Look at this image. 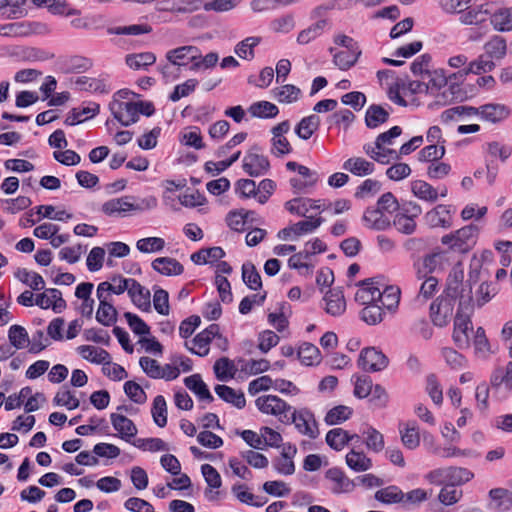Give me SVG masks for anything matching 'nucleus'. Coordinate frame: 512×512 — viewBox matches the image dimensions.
<instances>
[{"label": "nucleus", "instance_id": "36", "mask_svg": "<svg viewBox=\"0 0 512 512\" xmlns=\"http://www.w3.org/2000/svg\"><path fill=\"white\" fill-rule=\"evenodd\" d=\"M118 312L114 305L107 300H101L96 312V320L103 326H111L117 321Z\"/></svg>", "mask_w": 512, "mask_h": 512}, {"label": "nucleus", "instance_id": "57", "mask_svg": "<svg viewBox=\"0 0 512 512\" xmlns=\"http://www.w3.org/2000/svg\"><path fill=\"white\" fill-rule=\"evenodd\" d=\"M151 31V26L147 24H133L129 26L111 27L107 32L113 35H140L150 33Z\"/></svg>", "mask_w": 512, "mask_h": 512}, {"label": "nucleus", "instance_id": "34", "mask_svg": "<svg viewBox=\"0 0 512 512\" xmlns=\"http://www.w3.org/2000/svg\"><path fill=\"white\" fill-rule=\"evenodd\" d=\"M320 126V118L316 114H311L301 119L295 127L296 135L303 139L308 140Z\"/></svg>", "mask_w": 512, "mask_h": 512}, {"label": "nucleus", "instance_id": "11", "mask_svg": "<svg viewBox=\"0 0 512 512\" xmlns=\"http://www.w3.org/2000/svg\"><path fill=\"white\" fill-rule=\"evenodd\" d=\"M132 196H123L106 201L102 205V212L108 216H125L126 212L138 209Z\"/></svg>", "mask_w": 512, "mask_h": 512}, {"label": "nucleus", "instance_id": "13", "mask_svg": "<svg viewBox=\"0 0 512 512\" xmlns=\"http://www.w3.org/2000/svg\"><path fill=\"white\" fill-rule=\"evenodd\" d=\"M373 278H367L357 283L360 288L355 294V301L362 305L377 304L378 297H381V291L373 286Z\"/></svg>", "mask_w": 512, "mask_h": 512}, {"label": "nucleus", "instance_id": "20", "mask_svg": "<svg viewBox=\"0 0 512 512\" xmlns=\"http://www.w3.org/2000/svg\"><path fill=\"white\" fill-rule=\"evenodd\" d=\"M323 300L326 303L325 311L332 316L341 315L346 309V302L342 290H329Z\"/></svg>", "mask_w": 512, "mask_h": 512}, {"label": "nucleus", "instance_id": "8", "mask_svg": "<svg viewBox=\"0 0 512 512\" xmlns=\"http://www.w3.org/2000/svg\"><path fill=\"white\" fill-rule=\"evenodd\" d=\"M109 108L114 118L125 127L139 120L136 102L114 101L109 104Z\"/></svg>", "mask_w": 512, "mask_h": 512}, {"label": "nucleus", "instance_id": "12", "mask_svg": "<svg viewBox=\"0 0 512 512\" xmlns=\"http://www.w3.org/2000/svg\"><path fill=\"white\" fill-rule=\"evenodd\" d=\"M219 330L220 329L217 324L209 325L202 332L198 333L192 340L194 346H196L198 350H194L193 348H189V350L198 356H206L209 353L208 345L210 344V342L216 336H220Z\"/></svg>", "mask_w": 512, "mask_h": 512}, {"label": "nucleus", "instance_id": "44", "mask_svg": "<svg viewBox=\"0 0 512 512\" xmlns=\"http://www.w3.org/2000/svg\"><path fill=\"white\" fill-rule=\"evenodd\" d=\"M8 339L10 345L16 349H23L30 343L26 329L23 326L17 324L12 325L9 328Z\"/></svg>", "mask_w": 512, "mask_h": 512}, {"label": "nucleus", "instance_id": "25", "mask_svg": "<svg viewBox=\"0 0 512 512\" xmlns=\"http://www.w3.org/2000/svg\"><path fill=\"white\" fill-rule=\"evenodd\" d=\"M343 169L355 176L363 177L372 174L375 165L362 157H352L343 163Z\"/></svg>", "mask_w": 512, "mask_h": 512}, {"label": "nucleus", "instance_id": "16", "mask_svg": "<svg viewBox=\"0 0 512 512\" xmlns=\"http://www.w3.org/2000/svg\"><path fill=\"white\" fill-rule=\"evenodd\" d=\"M479 115L485 121L498 123L508 118L510 109L504 104L489 103L480 106Z\"/></svg>", "mask_w": 512, "mask_h": 512}, {"label": "nucleus", "instance_id": "3", "mask_svg": "<svg viewBox=\"0 0 512 512\" xmlns=\"http://www.w3.org/2000/svg\"><path fill=\"white\" fill-rule=\"evenodd\" d=\"M285 419H282L283 423H294L296 429L304 435H307L311 439H315L319 435V430L317 427V422L314 418L313 413L304 408L300 410H291L288 415L284 416Z\"/></svg>", "mask_w": 512, "mask_h": 512}, {"label": "nucleus", "instance_id": "9", "mask_svg": "<svg viewBox=\"0 0 512 512\" xmlns=\"http://www.w3.org/2000/svg\"><path fill=\"white\" fill-rule=\"evenodd\" d=\"M473 297L470 292L466 295L461 293L457 313L454 319V331L468 332L471 325L470 313L473 311Z\"/></svg>", "mask_w": 512, "mask_h": 512}, {"label": "nucleus", "instance_id": "2", "mask_svg": "<svg viewBox=\"0 0 512 512\" xmlns=\"http://www.w3.org/2000/svg\"><path fill=\"white\" fill-rule=\"evenodd\" d=\"M479 227L469 224L456 231L442 236L441 243L447 246L448 251L457 254L469 253L477 243Z\"/></svg>", "mask_w": 512, "mask_h": 512}, {"label": "nucleus", "instance_id": "37", "mask_svg": "<svg viewBox=\"0 0 512 512\" xmlns=\"http://www.w3.org/2000/svg\"><path fill=\"white\" fill-rule=\"evenodd\" d=\"M484 49L490 59H502L507 52L506 40L502 36L495 35L485 44Z\"/></svg>", "mask_w": 512, "mask_h": 512}, {"label": "nucleus", "instance_id": "38", "mask_svg": "<svg viewBox=\"0 0 512 512\" xmlns=\"http://www.w3.org/2000/svg\"><path fill=\"white\" fill-rule=\"evenodd\" d=\"M346 464L356 472L367 471L372 467V461L363 452L352 449L346 455Z\"/></svg>", "mask_w": 512, "mask_h": 512}, {"label": "nucleus", "instance_id": "47", "mask_svg": "<svg viewBox=\"0 0 512 512\" xmlns=\"http://www.w3.org/2000/svg\"><path fill=\"white\" fill-rule=\"evenodd\" d=\"M155 424L159 427H165L167 424V404L162 395H158L153 400L151 409Z\"/></svg>", "mask_w": 512, "mask_h": 512}, {"label": "nucleus", "instance_id": "35", "mask_svg": "<svg viewBox=\"0 0 512 512\" xmlns=\"http://www.w3.org/2000/svg\"><path fill=\"white\" fill-rule=\"evenodd\" d=\"M248 112L252 117L260 118V119H270L274 118L278 115L279 109L278 107L268 101H258L252 103L249 108Z\"/></svg>", "mask_w": 512, "mask_h": 512}, {"label": "nucleus", "instance_id": "54", "mask_svg": "<svg viewBox=\"0 0 512 512\" xmlns=\"http://www.w3.org/2000/svg\"><path fill=\"white\" fill-rule=\"evenodd\" d=\"M427 499V491L421 488H416L407 493H404L402 506L406 509H414L419 507V505Z\"/></svg>", "mask_w": 512, "mask_h": 512}, {"label": "nucleus", "instance_id": "58", "mask_svg": "<svg viewBox=\"0 0 512 512\" xmlns=\"http://www.w3.org/2000/svg\"><path fill=\"white\" fill-rule=\"evenodd\" d=\"M201 5V0H173L171 6L163 8V10L176 13H191L200 9Z\"/></svg>", "mask_w": 512, "mask_h": 512}, {"label": "nucleus", "instance_id": "23", "mask_svg": "<svg viewBox=\"0 0 512 512\" xmlns=\"http://www.w3.org/2000/svg\"><path fill=\"white\" fill-rule=\"evenodd\" d=\"M100 106L97 103H91L89 106L73 108L65 119V124L74 126L83 121L97 115L99 113Z\"/></svg>", "mask_w": 512, "mask_h": 512}, {"label": "nucleus", "instance_id": "4", "mask_svg": "<svg viewBox=\"0 0 512 512\" xmlns=\"http://www.w3.org/2000/svg\"><path fill=\"white\" fill-rule=\"evenodd\" d=\"M242 168L249 176L259 177L270 170V162L267 156L262 153V148L255 144L244 156Z\"/></svg>", "mask_w": 512, "mask_h": 512}, {"label": "nucleus", "instance_id": "6", "mask_svg": "<svg viewBox=\"0 0 512 512\" xmlns=\"http://www.w3.org/2000/svg\"><path fill=\"white\" fill-rule=\"evenodd\" d=\"M255 404L262 413L278 416L281 422L282 419H285L284 416L292 410L286 401L275 395L260 396L256 399Z\"/></svg>", "mask_w": 512, "mask_h": 512}, {"label": "nucleus", "instance_id": "48", "mask_svg": "<svg viewBox=\"0 0 512 512\" xmlns=\"http://www.w3.org/2000/svg\"><path fill=\"white\" fill-rule=\"evenodd\" d=\"M156 62V56L152 52L129 54L126 56V64L135 70L146 68Z\"/></svg>", "mask_w": 512, "mask_h": 512}, {"label": "nucleus", "instance_id": "31", "mask_svg": "<svg viewBox=\"0 0 512 512\" xmlns=\"http://www.w3.org/2000/svg\"><path fill=\"white\" fill-rule=\"evenodd\" d=\"M404 492L396 485L381 488L375 492V500L386 504H402Z\"/></svg>", "mask_w": 512, "mask_h": 512}, {"label": "nucleus", "instance_id": "22", "mask_svg": "<svg viewBox=\"0 0 512 512\" xmlns=\"http://www.w3.org/2000/svg\"><path fill=\"white\" fill-rule=\"evenodd\" d=\"M354 438H358V434H349L342 428H334L327 432L325 440L330 448L341 451Z\"/></svg>", "mask_w": 512, "mask_h": 512}, {"label": "nucleus", "instance_id": "17", "mask_svg": "<svg viewBox=\"0 0 512 512\" xmlns=\"http://www.w3.org/2000/svg\"><path fill=\"white\" fill-rule=\"evenodd\" d=\"M113 428L119 432L120 437L127 442L137 434V427L133 421L124 415L112 413L110 415Z\"/></svg>", "mask_w": 512, "mask_h": 512}, {"label": "nucleus", "instance_id": "41", "mask_svg": "<svg viewBox=\"0 0 512 512\" xmlns=\"http://www.w3.org/2000/svg\"><path fill=\"white\" fill-rule=\"evenodd\" d=\"M261 42V37L250 36L240 41L235 46V53L242 59L252 60L255 57L254 48Z\"/></svg>", "mask_w": 512, "mask_h": 512}, {"label": "nucleus", "instance_id": "63", "mask_svg": "<svg viewBox=\"0 0 512 512\" xmlns=\"http://www.w3.org/2000/svg\"><path fill=\"white\" fill-rule=\"evenodd\" d=\"M462 495H463L462 490L457 489L453 485H445L440 490L438 499L442 504H444L446 506H450V505L457 503L461 499Z\"/></svg>", "mask_w": 512, "mask_h": 512}, {"label": "nucleus", "instance_id": "10", "mask_svg": "<svg viewBox=\"0 0 512 512\" xmlns=\"http://www.w3.org/2000/svg\"><path fill=\"white\" fill-rule=\"evenodd\" d=\"M330 205V203L328 205H325V203H321L320 200L297 197L287 201L285 203V208L291 214H296L298 216L304 217L306 216V213L311 209L323 211L327 209Z\"/></svg>", "mask_w": 512, "mask_h": 512}, {"label": "nucleus", "instance_id": "40", "mask_svg": "<svg viewBox=\"0 0 512 512\" xmlns=\"http://www.w3.org/2000/svg\"><path fill=\"white\" fill-rule=\"evenodd\" d=\"M242 280L251 290L262 288L261 276L252 262H245L242 265Z\"/></svg>", "mask_w": 512, "mask_h": 512}, {"label": "nucleus", "instance_id": "50", "mask_svg": "<svg viewBox=\"0 0 512 512\" xmlns=\"http://www.w3.org/2000/svg\"><path fill=\"white\" fill-rule=\"evenodd\" d=\"M253 211L234 210L230 211L226 216L227 225L234 231L241 232L245 230V224L248 220V215H253Z\"/></svg>", "mask_w": 512, "mask_h": 512}, {"label": "nucleus", "instance_id": "14", "mask_svg": "<svg viewBox=\"0 0 512 512\" xmlns=\"http://www.w3.org/2000/svg\"><path fill=\"white\" fill-rule=\"evenodd\" d=\"M325 477L334 483L331 490L335 494L351 492L355 487L353 480L349 479L340 468L333 467L328 469Z\"/></svg>", "mask_w": 512, "mask_h": 512}, {"label": "nucleus", "instance_id": "30", "mask_svg": "<svg viewBox=\"0 0 512 512\" xmlns=\"http://www.w3.org/2000/svg\"><path fill=\"white\" fill-rule=\"evenodd\" d=\"M400 435L403 445L410 450L416 449L420 444V434L416 422H408L400 426Z\"/></svg>", "mask_w": 512, "mask_h": 512}, {"label": "nucleus", "instance_id": "59", "mask_svg": "<svg viewBox=\"0 0 512 512\" xmlns=\"http://www.w3.org/2000/svg\"><path fill=\"white\" fill-rule=\"evenodd\" d=\"M495 68V63L492 59L487 57L486 54L479 56V58L475 61L470 62L468 69L465 71V74L474 73L481 74L482 72H490Z\"/></svg>", "mask_w": 512, "mask_h": 512}, {"label": "nucleus", "instance_id": "62", "mask_svg": "<svg viewBox=\"0 0 512 512\" xmlns=\"http://www.w3.org/2000/svg\"><path fill=\"white\" fill-rule=\"evenodd\" d=\"M198 85V80L188 79L182 84L176 85L174 90L169 95V100L172 102L179 101L182 97H186L195 91Z\"/></svg>", "mask_w": 512, "mask_h": 512}, {"label": "nucleus", "instance_id": "46", "mask_svg": "<svg viewBox=\"0 0 512 512\" xmlns=\"http://www.w3.org/2000/svg\"><path fill=\"white\" fill-rule=\"evenodd\" d=\"M213 369L219 381H226L228 378H233L236 372L234 363L227 357L219 358L215 362Z\"/></svg>", "mask_w": 512, "mask_h": 512}, {"label": "nucleus", "instance_id": "45", "mask_svg": "<svg viewBox=\"0 0 512 512\" xmlns=\"http://www.w3.org/2000/svg\"><path fill=\"white\" fill-rule=\"evenodd\" d=\"M352 414V408L345 405H338L326 413L324 420L328 425H337L348 420Z\"/></svg>", "mask_w": 512, "mask_h": 512}, {"label": "nucleus", "instance_id": "43", "mask_svg": "<svg viewBox=\"0 0 512 512\" xmlns=\"http://www.w3.org/2000/svg\"><path fill=\"white\" fill-rule=\"evenodd\" d=\"M273 94L280 103H293L299 99L301 90L295 85L286 84L273 89Z\"/></svg>", "mask_w": 512, "mask_h": 512}, {"label": "nucleus", "instance_id": "61", "mask_svg": "<svg viewBox=\"0 0 512 512\" xmlns=\"http://www.w3.org/2000/svg\"><path fill=\"white\" fill-rule=\"evenodd\" d=\"M180 142L185 146L193 147L197 150L203 149L205 147L200 129L198 127H193V130L191 131L182 132Z\"/></svg>", "mask_w": 512, "mask_h": 512}, {"label": "nucleus", "instance_id": "21", "mask_svg": "<svg viewBox=\"0 0 512 512\" xmlns=\"http://www.w3.org/2000/svg\"><path fill=\"white\" fill-rule=\"evenodd\" d=\"M78 353L87 361L94 364L111 365V356L103 348L91 345H81L77 348Z\"/></svg>", "mask_w": 512, "mask_h": 512}, {"label": "nucleus", "instance_id": "19", "mask_svg": "<svg viewBox=\"0 0 512 512\" xmlns=\"http://www.w3.org/2000/svg\"><path fill=\"white\" fill-rule=\"evenodd\" d=\"M152 268L165 276L181 275L184 266L175 258L159 257L152 261Z\"/></svg>", "mask_w": 512, "mask_h": 512}, {"label": "nucleus", "instance_id": "27", "mask_svg": "<svg viewBox=\"0 0 512 512\" xmlns=\"http://www.w3.org/2000/svg\"><path fill=\"white\" fill-rule=\"evenodd\" d=\"M390 113L379 104L370 105L365 113V124L370 129H375L386 123Z\"/></svg>", "mask_w": 512, "mask_h": 512}, {"label": "nucleus", "instance_id": "51", "mask_svg": "<svg viewBox=\"0 0 512 512\" xmlns=\"http://www.w3.org/2000/svg\"><path fill=\"white\" fill-rule=\"evenodd\" d=\"M362 434L368 450L378 453L384 449V437L378 430L370 426Z\"/></svg>", "mask_w": 512, "mask_h": 512}, {"label": "nucleus", "instance_id": "29", "mask_svg": "<svg viewBox=\"0 0 512 512\" xmlns=\"http://www.w3.org/2000/svg\"><path fill=\"white\" fill-rule=\"evenodd\" d=\"M489 497L495 503L497 512H508L512 509V491L505 488H493L489 491Z\"/></svg>", "mask_w": 512, "mask_h": 512}, {"label": "nucleus", "instance_id": "64", "mask_svg": "<svg viewBox=\"0 0 512 512\" xmlns=\"http://www.w3.org/2000/svg\"><path fill=\"white\" fill-rule=\"evenodd\" d=\"M393 225L400 233L405 235L413 234L417 226L413 218L401 213L395 215Z\"/></svg>", "mask_w": 512, "mask_h": 512}, {"label": "nucleus", "instance_id": "1", "mask_svg": "<svg viewBox=\"0 0 512 512\" xmlns=\"http://www.w3.org/2000/svg\"><path fill=\"white\" fill-rule=\"evenodd\" d=\"M463 271L454 269L447 278V285L443 293L430 305V318L435 326L445 327L453 314L454 304L464 293Z\"/></svg>", "mask_w": 512, "mask_h": 512}, {"label": "nucleus", "instance_id": "52", "mask_svg": "<svg viewBox=\"0 0 512 512\" xmlns=\"http://www.w3.org/2000/svg\"><path fill=\"white\" fill-rule=\"evenodd\" d=\"M445 146L437 144H430L422 148L418 153V160L420 162H435L442 159L445 155Z\"/></svg>", "mask_w": 512, "mask_h": 512}, {"label": "nucleus", "instance_id": "60", "mask_svg": "<svg viewBox=\"0 0 512 512\" xmlns=\"http://www.w3.org/2000/svg\"><path fill=\"white\" fill-rule=\"evenodd\" d=\"M165 246L164 239L160 237L142 238L137 241L136 247L142 253L161 251Z\"/></svg>", "mask_w": 512, "mask_h": 512}, {"label": "nucleus", "instance_id": "24", "mask_svg": "<svg viewBox=\"0 0 512 512\" xmlns=\"http://www.w3.org/2000/svg\"><path fill=\"white\" fill-rule=\"evenodd\" d=\"M489 12L484 5H470L459 14V22L464 25H480L487 20Z\"/></svg>", "mask_w": 512, "mask_h": 512}, {"label": "nucleus", "instance_id": "33", "mask_svg": "<svg viewBox=\"0 0 512 512\" xmlns=\"http://www.w3.org/2000/svg\"><path fill=\"white\" fill-rule=\"evenodd\" d=\"M361 55L360 47L354 49H346L345 51L336 52L333 56L334 64L341 70H348L356 64Z\"/></svg>", "mask_w": 512, "mask_h": 512}, {"label": "nucleus", "instance_id": "42", "mask_svg": "<svg viewBox=\"0 0 512 512\" xmlns=\"http://www.w3.org/2000/svg\"><path fill=\"white\" fill-rule=\"evenodd\" d=\"M327 25L326 19H320L316 23L312 24L308 28L302 30L297 37V42L300 45H306L312 40L320 36Z\"/></svg>", "mask_w": 512, "mask_h": 512}, {"label": "nucleus", "instance_id": "39", "mask_svg": "<svg viewBox=\"0 0 512 512\" xmlns=\"http://www.w3.org/2000/svg\"><path fill=\"white\" fill-rule=\"evenodd\" d=\"M297 355L301 363L306 366L320 363V350L312 343L304 342L299 347Z\"/></svg>", "mask_w": 512, "mask_h": 512}, {"label": "nucleus", "instance_id": "49", "mask_svg": "<svg viewBox=\"0 0 512 512\" xmlns=\"http://www.w3.org/2000/svg\"><path fill=\"white\" fill-rule=\"evenodd\" d=\"M400 289L396 286H387L381 297H378V301L381 302L380 306L387 308L389 311H393L398 307L400 301Z\"/></svg>", "mask_w": 512, "mask_h": 512}, {"label": "nucleus", "instance_id": "28", "mask_svg": "<svg viewBox=\"0 0 512 512\" xmlns=\"http://www.w3.org/2000/svg\"><path fill=\"white\" fill-rule=\"evenodd\" d=\"M411 192L420 200L435 203L438 199V190L423 180L411 182Z\"/></svg>", "mask_w": 512, "mask_h": 512}, {"label": "nucleus", "instance_id": "56", "mask_svg": "<svg viewBox=\"0 0 512 512\" xmlns=\"http://www.w3.org/2000/svg\"><path fill=\"white\" fill-rule=\"evenodd\" d=\"M75 85L79 90L89 92H105V83L96 78H90L87 76H79L75 80Z\"/></svg>", "mask_w": 512, "mask_h": 512}, {"label": "nucleus", "instance_id": "53", "mask_svg": "<svg viewBox=\"0 0 512 512\" xmlns=\"http://www.w3.org/2000/svg\"><path fill=\"white\" fill-rule=\"evenodd\" d=\"M383 316L382 306L378 304L367 305L360 312V318L368 325L379 324L383 320Z\"/></svg>", "mask_w": 512, "mask_h": 512}, {"label": "nucleus", "instance_id": "5", "mask_svg": "<svg viewBox=\"0 0 512 512\" xmlns=\"http://www.w3.org/2000/svg\"><path fill=\"white\" fill-rule=\"evenodd\" d=\"M388 364V357L375 347L362 349L358 358V366L366 372L382 371Z\"/></svg>", "mask_w": 512, "mask_h": 512}, {"label": "nucleus", "instance_id": "26", "mask_svg": "<svg viewBox=\"0 0 512 512\" xmlns=\"http://www.w3.org/2000/svg\"><path fill=\"white\" fill-rule=\"evenodd\" d=\"M215 393L225 402L234 405L238 409H242L246 405V399L243 392H237L233 388L218 384L215 386Z\"/></svg>", "mask_w": 512, "mask_h": 512}, {"label": "nucleus", "instance_id": "32", "mask_svg": "<svg viewBox=\"0 0 512 512\" xmlns=\"http://www.w3.org/2000/svg\"><path fill=\"white\" fill-rule=\"evenodd\" d=\"M495 30L506 32L512 30V7L500 8L490 17Z\"/></svg>", "mask_w": 512, "mask_h": 512}, {"label": "nucleus", "instance_id": "18", "mask_svg": "<svg viewBox=\"0 0 512 512\" xmlns=\"http://www.w3.org/2000/svg\"><path fill=\"white\" fill-rule=\"evenodd\" d=\"M185 386L192 391L199 401H206L211 403L214 400L213 395L208 389V386L203 381L200 374H193L184 379Z\"/></svg>", "mask_w": 512, "mask_h": 512}, {"label": "nucleus", "instance_id": "7", "mask_svg": "<svg viewBox=\"0 0 512 512\" xmlns=\"http://www.w3.org/2000/svg\"><path fill=\"white\" fill-rule=\"evenodd\" d=\"M454 207L439 204L424 215V221L430 228L449 229L453 225Z\"/></svg>", "mask_w": 512, "mask_h": 512}, {"label": "nucleus", "instance_id": "15", "mask_svg": "<svg viewBox=\"0 0 512 512\" xmlns=\"http://www.w3.org/2000/svg\"><path fill=\"white\" fill-rule=\"evenodd\" d=\"M128 295L135 306L145 312L151 310L150 291L133 279L128 289Z\"/></svg>", "mask_w": 512, "mask_h": 512}, {"label": "nucleus", "instance_id": "55", "mask_svg": "<svg viewBox=\"0 0 512 512\" xmlns=\"http://www.w3.org/2000/svg\"><path fill=\"white\" fill-rule=\"evenodd\" d=\"M474 477L473 472L463 467H449L448 485H462L469 482Z\"/></svg>", "mask_w": 512, "mask_h": 512}]
</instances>
